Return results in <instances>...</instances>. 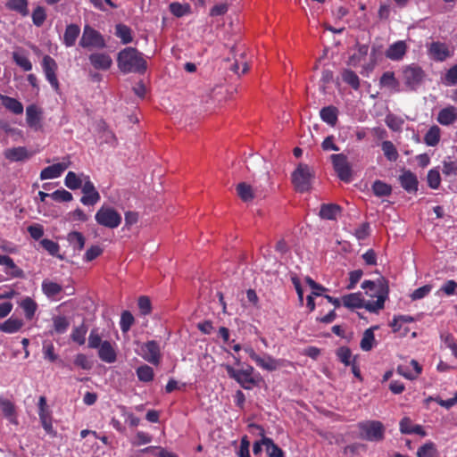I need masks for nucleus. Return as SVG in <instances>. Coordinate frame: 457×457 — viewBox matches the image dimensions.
Instances as JSON below:
<instances>
[{
	"label": "nucleus",
	"instance_id": "nucleus-1",
	"mask_svg": "<svg viewBox=\"0 0 457 457\" xmlns=\"http://www.w3.org/2000/svg\"><path fill=\"white\" fill-rule=\"evenodd\" d=\"M364 289L366 310L370 312L378 313L384 309L385 302L388 298L389 288L384 279L376 281L364 280L361 284Z\"/></svg>",
	"mask_w": 457,
	"mask_h": 457
},
{
	"label": "nucleus",
	"instance_id": "nucleus-2",
	"mask_svg": "<svg viewBox=\"0 0 457 457\" xmlns=\"http://www.w3.org/2000/svg\"><path fill=\"white\" fill-rule=\"evenodd\" d=\"M118 67L123 73L138 72L146 71L147 63L143 54L136 48L127 47L118 54Z\"/></svg>",
	"mask_w": 457,
	"mask_h": 457
},
{
	"label": "nucleus",
	"instance_id": "nucleus-3",
	"mask_svg": "<svg viewBox=\"0 0 457 457\" xmlns=\"http://www.w3.org/2000/svg\"><path fill=\"white\" fill-rule=\"evenodd\" d=\"M292 283L297 293L298 299L301 304H303V293L305 291V287H309L310 289L312 290L311 295H309L306 299V306L310 312H312L315 309L313 296H320L322 295L323 292L327 291V288L316 283L313 279H312L309 277H306L304 278L303 284L300 281L298 278L293 277Z\"/></svg>",
	"mask_w": 457,
	"mask_h": 457
},
{
	"label": "nucleus",
	"instance_id": "nucleus-4",
	"mask_svg": "<svg viewBox=\"0 0 457 457\" xmlns=\"http://www.w3.org/2000/svg\"><path fill=\"white\" fill-rule=\"evenodd\" d=\"M95 219L98 225L108 228H118L122 220L120 213L109 205H102L96 212Z\"/></svg>",
	"mask_w": 457,
	"mask_h": 457
},
{
	"label": "nucleus",
	"instance_id": "nucleus-5",
	"mask_svg": "<svg viewBox=\"0 0 457 457\" xmlns=\"http://www.w3.org/2000/svg\"><path fill=\"white\" fill-rule=\"evenodd\" d=\"M79 46L87 49H102L106 46V42L104 36L99 31L89 25H86L84 26L82 36L79 40Z\"/></svg>",
	"mask_w": 457,
	"mask_h": 457
},
{
	"label": "nucleus",
	"instance_id": "nucleus-6",
	"mask_svg": "<svg viewBox=\"0 0 457 457\" xmlns=\"http://www.w3.org/2000/svg\"><path fill=\"white\" fill-rule=\"evenodd\" d=\"M361 438L369 441H380L384 437L385 427L378 420H368L359 424Z\"/></svg>",
	"mask_w": 457,
	"mask_h": 457
},
{
	"label": "nucleus",
	"instance_id": "nucleus-7",
	"mask_svg": "<svg viewBox=\"0 0 457 457\" xmlns=\"http://www.w3.org/2000/svg\"><path fill=\"white\" fill-rule=\"evenodd\" d=\"M137 353L147 362L158 365L162 360V353L159 344L151 340L138 345Z\"/></svg>",
	"mask_w": 457,
	"mask_h": 457
},
{
	"label": "nucleus",
	"instance_id": "nucleus-8",
	"mask_svg": "<svg viewBox=\"0 0 457 457\" xmlns=\"http://www.w3.org/2000/svg\"><path fill=\"white\" fill-rule=\"evenodd\" d=\"M428 54L436 62H445L454 54V47L441 41H432L427 45Z\"/></svg>",
	"mask_w": 457,
	"mask_h": 457
},
{
	"label": "nucleus",
	"instance_id": "nucleus-9",
	"mask_svg": "<svg viewBox=\"0 0 457 457\" xmlns=\"http://www.w3.org/2000/svg\"><path fill=\"white\" fill-rule=\"evenodd\" d=\"M312 172L306 164H299L292 174V182L299 192L308 191L311 187Z\"/></svg>",
	"mask_w": 457,
	"mask_h": 457
},
{
	"label": "nucleus",
	"instance_id": "nucleus-10",
	"mask_svg": "<svg viewBox=\"0 0 457 457\" xmlns=\"http://www.w3.org/2000/svg\"><path fill=\"white\" fill-rule=\"evenodd\" d=\"M224 368L226 369L228 375L230 378L236 379L245 389H251L254 385L257 384V381L252 376L253 371V367H249L244 370H235L232 366L226 364L224 365Z\"/></svg>",
	"mask_w": 457,
	"mask_h": 457
},
{
	"label": "nucleus",
	"instance_id": "nucleus-11",
	"mask_svg": "<svg viewBox=\"0 0 457 457\" xmlns=\"http://www.w3.org/2000/svg\"><path fill=\"white\" fill-rule=\"evenodd\" d=\"M330 158L338 178L345 182L351 181L352 170L347 157L343 154H332Z\"/></svg>",
	"mask_w": 457,
	"mask_h": 457
},
{
	"label": "nucleus",
	"instance_id": "nucleus-12",
	"mask_svg": "<svg viewBox=\"0 0 457 457\" xmlns=\"http://www.w3.org/2000/svg\"><path fill=\"white\" fill-rule=\"evenodd\" d=\"M81 191L83 193V196L81 197L80 202L84 205H95L101 198L100 194L90 180L89 177H84V184L81 187Z\"/></svg>",
	"mask_w": 457,
	"mask_h": 457
},
{
	"label": "nucleus",
	"instance_id": "nucleus-13",
	"mask_svg": "<svg viewBox=\"0 0 457 457\" xmlns=\"http://www.w3.org/2000/svg\"><path fill=\"white\" fill-rule=\"evenodd\" d=\"M424 72L417 65L407 66L403 71V79L411 89L415 88L423 79Z\"/></svg>",
	"mask_w": 457,
	"mask_h": 457
},
{
	"label": "nucleus",
	"instance_id": "nucleus-14",
	"mask_svg": "<svg viewBox=\"0 0 457 457\" xmlns=\"http://www.w3.org/2000/svg\"><path fill=\"white\" fill-rule=\"evenodd\" d=\"M42 109L36 104H30L26 108V121L29 128L35 131L42 129Z\"/></svg>",
	"mask_w": 457,
	"mask_h": 457
},
{
	"label": "nucleus",
	"instance_id": "nucleus-15",
	"mask_svg": "<svg viewBox=\"0 0 457 457\" xmlns=\"http://www.w3.org/2000/svg\"><path fill=\"white\" fill-rule=\"evenodd\" d=\"M70 165L71 161L67 158L62 162L47 166L41 170L40 179L45 180L59 178L70 167Z\"/></svg>",
	"mask_w": 457,
	"mask_h": 457
},
{
	"label": "nucleus",
	"instance_id": "nucleus-16",
	"mask_svg": "<svg viewBox=\"0 0 457 457\" xmlns=\"http://www.w3.org/2000/svg\"><path fill=\"white\" fill-rule=\"evenodd\" d=\"M34 153L29 152L24 146H17L7 148L4 151V156L5 159L12 162H24L30 159Z\"/></svg>",
	"mask_w": 457,
	"mask_h": 457
},
{
	"label": "nucleus",
	"instance_id": "nucleus-17",
	"mask_svg": "<svg viewBox=\"0 0 457 457\" xmlns=\"http://www.w3.org/2000/svg\"><path fill=\"white\" fill-rule=\"evenodd\" d=\"M90 64L98 71H108L112 65V59L110 54L102 52H96L88 56Z\"/></svg>",
	"mask_w": 457,
	"mask_h": 457
},
{
	"label": "nucleus",
	"instance_id": "nucleus-18",
	"mask_svg": "<svg viewBox=\"0 0 457 457\" xmlns=\"http://www.w3.org/2000/svg\"><path fill=\"white\" fill-rule=\"evenodd\" d=\"M397 372L407 379H416L422 372V366L415 360L401 364L397 368Z\"/></svg>",
	"mask_w": 457,
	"mask_h": 457
},
{
	"label": "nucleus",
	"instance_id": "nucleus-19",
	"mask_svg": "<svg viewBox=\"0 0 457 457\" xmlns=\"http://www.w3.org/2000/svg\"><path fill=\"white\" fill-rule=\"evenodd\" d=\"M98 357L105 363H113L117 360V350L115 344L104 340L98 349Z\"/></svg>",
	"mask_w": 457,
	"mask_h": 457
},
{
	"label": "nucleus",
	"instance_id": "nucleus-20",
	"mask_svg": "<svg viewBox=\"0 0 457 457\" xmlns=\"http://www.w3.org/2000/svg\"><path fill=\"white\" fill-rule=\"evenodd\" d=\"M407 49L408 46L406 43L403 40H399L388 46L385 55L392 61H400L406 54Z\"/></svg>",
	"mask_w": 457,
	"mask_h": 457
},
{
	"label": "nucleus",
	"instance_id": "nucleus-21",
	"mask_svg": "<svg viewBox=\"0 0 457 457\" xmlns=\"http://www.w3.org/2000/svg\"><path fill=\"white\" fill-rule=\"evenodd\" d=\"M399 182L402 187L408 193H416L418 191V178L411 170H403L399 177Z\"/></svg>",
	"mask_w": 457,
	"mask_h": 457
},
{
	"label": "nucleus",
	"instance_id": "nucleus-22",
	"mask_svg": "<svg viewBox=\"0 0 457 457\" xmlns=\"http://www.w3.org/2000/svg\"><path fill=\"white\" fill-rule=\"evenodd\" d=\"M0 411L9 422L17 425V412L14 403L7 398L0 396Z\"/></svg>",
	"mask_w": 457,
	"mask_h": 457
},
{
	"label": "nucleus",
	"instance_id": "nucleus-23",
	"mask_svg": "<svg viewBox=\"0 0 457 457\" xmlns=\"http://www.w3.org/2000/svg\"><path fill=\"white\" fill-rule=\"evenodd\" d=\"M437 121L444 126H449L457 120V108L453 105L440 110L437 115Z\"/></svg>",
	"mask_w": 457,
	"mask_h": 457
},
{
	"label": "nucleus",
	"instance_id": "nucleus-24",
	"mask_svg": "<svg viewBox=\"0 0 457 457\" xmlns=\"http://www.w3.org/2000/svg\"><path fill=\"white\" fill-rule=\"evenodd\" d=\"M342 304L350 309L365 308V297L361 293H353L342 297Z\"/></svg>",
	"mask_w": 457,
	"mask_h": 457
},
{
	"label": "nucleus",
	"instance_id": "nucleus-25",
	"mask_svg": "<svg viewBox=\"0 0 457 457\" xmlns=\"http://www.w3.org/2000/svg\"><path fill=\"white\" fill-rule=\"evenodd\" d=\"M24 325L21 319L17 317H10L5 321L0 323V331L7 334L18 332Z\"/></svg>",
	"mask_w": 457,
	"mask_h": 457
},
{
	"label": "nucleus",
	"instance_id": "nucleus-26",
	"mask_svg": "<svg viewBox=\"0 0 457 457\" xmlns=\"http://www.w3.org/2000/svg\"><path fill=\"white\" fill-rule=\"evenodd\" d=\"M400 431L403 434H417L425 436L427 434L420 425L412 423L410 418L405 417L400 421Z\"/></svg>",
	"mask_w": 457,
	"mask_h": 457
},
{
	"label": "nucleus",
	"instance_id": "nucleus-27",
	"mask_svg": "<svg viewBox=\"0 0 457 457\" xmlns=\"http://www.w3.org/2000/svg\"><path fill=\"white\" fill-rule=\"evenodd\" d=\"M0 100L6 110L13 114H21L24 111L23 104L17 99L1 94Z\"/></svg>",
	"mask_w": 457,
	"mask_h": 457
},
{
	"label": "nucleus",
	"instance_id": "nucleus-28",
	"mask_svg": "<svg viewBox=\"0 0 457 457\" xmlns=\"http://www.w3.org/2000/svg\"><path fill=\"white\" fill-rule=\"evenodd\" d=\"M341 213V207L336 204H324L320 206V216L325 220H334Z\"/></svg>",
	"mask_w": 457,
	"mask_h": 457
},
{
	"label": "nucleus",
	"instance_id": "nucleus-29",
	"mask_svg": "<svg viewBox=\"0 0 457 457\" xmlns=\"http://www.w3.org/2000/svg\"><path fill=\"white\" fill-rule=\"evenodd\" d=\"M84 177H88L84 173L76 174L73 171H69L65 177L64 184L71 190L81 188L84 184Z\"/></svg>",
	"mask_w": 457,
	"mask_h": 457
},
{
	"label": "nucleus",
	"instance_id": "nucleus-30",
	"mask_svg": "<svg viewBox=\"0 0 457 457\" xmlns=\"http://www.w3.org/2000/svg\"><path fill=\"white\" fill-rule=\"evenodd\" d=\"M378 328V326H373L364 331L360 343V346L363 351H370L375 346L376 339L374 331Z\"/></svg>",
	"mask_w": 457,
	"mask_h": 457
},
{
	"label": "nucleus",
	"instance_id": "nucleus-31",
	"mask_svg": "<svg viewBox=\"0 0 457 457\" xmlns=\"http://www.w3.org/2000/svg\"><path fill=\"white\" fill-rule=\"evenodd\" d=\"M20 307L23 310L27 320H30L34 318L37 310V303L29 296L22 298L19 303Z\"/></svg>",
	"mask_w": 457,
	"mask_h": 457
},
{
	"label": "nucleus",
	"instance_id": "nucleus-32",
	"mask_svg": "<svg viewBox=\"0 0 457 457\" xmlns=\"http://www.w3.org/2000/svg\"><path fill=\"white\" fill-rule=\"evenodd\" d=\"M237 192L240 199L244 202H251L256 196V190L245 182L237 185Z\"/></svg>",
	"mask_w": 457,
	"mask_h": 457
},
{
	"label": "nucleus",
	"instance_id": "nucleus-33",
	"mask_svg": "<svg viewBox=\"0 0 457 457\" xmlns=\"http://www.w3.org/2000/svg\"><path fill=\"white\" fill-rule=\"evenodd\" d=\"M80 33V28L76 24H70L66 27L63 35V44L67 47L73 46Z\"/></svg>",
	"mask_w": 457,
	"mask_h": 457
},
{
	"label": "nucleus",
	"instance_id": "nucleus-34",
	"mask_svg": "<svg viewBox=\"0 0 457 457\" xmlns=\"http://www.w3.org/2000/svg\"><path fill=\"white\" fill-rule=\"evenodd\" d=\"M254 362L257 366L268 371H273L279 367V361L267 354L263 356L258 355Z\"/></svg>",
	"mask_w": 457,
	"mask_h": 457
},
{
	"label": "nucleus",
	"instance_id": "nucleus-35",
	"mask_svg": "<svg viewBox=\"0 0 457 457\" xmlns=\"http://www.w3.org/2000/svg\"><path fill=\"white\" fill-rule=\"evenodd\" d=\"M5 6L7 9L16 12L23 17L29 14L28 0H7Z\"/></svg>",
	"mask_w": 457,
	"mask_h": 457
},
{
	"label": "nucleus",
	"instance_id": "nucleus-36",
	"mask_svg": "<svg viewBox=\"0 0 457 457\" xmlns=\"http://www.w3.org/2000/svg\"><path fill=\"white\" fill-rule=\"evenodd\" d=\"M0 265L5 267V272L12 277H20L22 273L21 270L17 267L13 260L7 255L0 254Z\"/></svg>",
	"mask_w": 457,
	"mask_h": 457
},
{
	"label": "nucleus",
	"instance_id": "nucleus-37",
	"mask_svg": "<svg viewBox=\"0 0 457 457\" xmlns=\"http://www.w3.org/2000/svg\"><path fill=\"white\" fill-rule=\"evenodd\" d=\"M262 443L267 457H285L283 450L274 444L272 439L263 436Z\"/></svg>",
	"mask_w": 457,
	"mask_h": 457
},
{
	"label": "nucleus",
	"instance_id": "nucleus-38",
	"mask_svg": "<svg viewBox=\"0 0 457 457\" xmlns=\"http://www.w3.org/2000/svg\"><path fill=\"white\" fill-rule=\"evenodd\" d=\"M42 291L47 297L55 298L62 293V287L55 282L46 279L42 283Z\"/></svg>",
	"mask_w": 457,
	"mask_h": 457
},
{
	"label": "nucleus",
	"instance_id": "nucleus-39",
	"mask_svg": "<svg viewBox=\"0 0 457 457\" xmlns=\"http://www.w3.org/2000/svg\"><path fill=\"white\" fill-rule=\"evenodd\" d=\"M67 241L76 251H81L86 243L84 235L79 231H71L67 235Z\"/></svg>",
	"mask_w": 457,
	"mask_h": 457
},
{
	"label": "nucleus",
	"instance_id": "nucleus-40",
	"mask_svg": "<svg viewBox=\"0 0 457 457\" xmlns=\"http://www.w3.org/2000/svg\"><path fill=\"white\" fill-rule=\"evenodd\" d=\"M441 138V129L438 126L430 127L424 137V142L428 146H436Z\"/></svg>",
	"mask_w": 457,
	"mask_h": 457
},
{
	"label": "nucleus",
	"instance_id": "nucleus-41",
	"mask_svg": "<svg viewBox=\"0 0 457 457\" xmlns=\"http://www.w3.org/2000/svg\"><path fill=\"white\" fill-rule=\"evenodd\" d=\"M115 35L120 39L122 44L131 43L133 35L131 29L125 24H117L115 27Z\"/></svg>",
	"mask_w": 457,
	"mask_h": 457
},
{
	"label": "nucleus",
	"instance_id": "nucleus-42",
	"mask_svg": "<svg viewBox=\"0 0 457 457\" xmlns=\"http://www.w3.org/2000/svg\"><path fill=\"white\" fill-rule=\"evenodd\" d=\"M170 12L176 17L180 18L191 13V5L187 3L181 4L173 2L169 6Z\"/></svg>",
	"mask_w": 457,
	"mask_h": 457
},
{
	"label": "nucleus",
	"instance_id": "nucleus-43",
	"mask_svg": "<svg viewBox=\"0 0 457 457\" xmlns=\"http://www.w3.org/2000/svg\"><path fill=\"white\" fill-rule=\"evenodd\" d=\"M380 86L387 87L395 92L399 91V82L395 77L394 72L392 71H386L383 73V75L380 78Z\"/></svg>",
	"mask_w": 457,
	"mask_h": 457
},
{
	"label": "nucleus",
	"instance_id": "nucleus-44",
	"mask_svg": "<svg viewBox=\"0 0 457 457\" xmlns=\"http://www.w3.org/2000/svg\"><path fill=\"white\" fill-rule=\"evenodd\" d=\"M320 118L330 126H334L337 121V110L334 106L324 107L320 110Z\"/></svg>",
	"mask_w": 457,
	"mask_h": 457
},
{
	"label": "nucleus",
	"instance_id": "nucleus-45",
	"mask_svg": "<svg viewBox=\"0 0 457 457\" xmlns=\"http://www.w3.org/2000/svg\"><path fill=\"white\" fill-rule=\"evenodd\" d=\"M12 59L15 63L25 71L32 70V63L29 61L28 55L21 51H15L12 53Z\"/></svg>",
	"mask_w": 457,
	"mask_h": 457
},
{
	"label": "nucleus",
	"instance_id": "nucleus-46",
	"mask_svg": "<svg viewBox=\"0 0 457 457\" xmlns=\"http://www.w3.org/2000/svg\"><path fill=\"white\" fill-rule=\"evenodd\" d=\"M372 191L376 196H388L392 193V187L381 180H376L372 185Z\"/></svg>",
	"mask_w": 457,
	"mask_h": 457
},
{
	"label": "nucleus",
	"instance_id": "nucleus-47",
	"mask_svg": "<svg viewBox=\"0 0 457 457\" xmlns=\"http://www.w3.org/2000/svg\"><path fill=\"white\" fill-rule=\"evenodd\" d=\"M382 151L385 157L390 162H395L398 157V152L395 145L391 141H383L381 144Z\"/></svg>",
	"mask_w": 457,
	"mask_h": 457
},
{
	"label": "nucleus",
	"instance_id": "nucleus-48",
	"mask_svg": "<svg viewBox=\"0 0 457 457\" xmlns=\"http://www.w3.org/2000/svg\"><path fill=\"white\" fill-rule=\"evenodd\" d=\"M418 457H438L436 446L432 442L421 445L417 451Z\"/></svg>",
	"mask_w": 457,
	"mask_h": 457
},
{
	"label": "nucleus",
	"instance_id": "nucleus-49",
	"mask_svg": "<svg viewBox=\"0 0 457 457\" xmlns=\"http://www.w3.org/2000/svg\"><path fill=\"white\" fill-rule=\"evenodd\" d=\"M136 372L138 379L145 383L151 382L154 377V370L146 364L139 366Z\"/></svg>",
	"mask_w": 457,
	"mask_h": 457
},
{
	"label": "nucleus",
	"instance_id": "nucleus-50",
	"mask_svg": "<svg viewBox=\"0 0 457 457\" xmlns=\"http://www.w3.org/2000/svg\"><path fill=\"white\" fill-rule=\"evenodd\" d=\"M428 185L432 189L439 188L441 185V175L438 168H433L428 170L427 176Z\"/></svg>",
	"mask_w": 457,
	"mask_h": 457
},
{
	"label": "nucleus",
	"instance_id": "nucleus-51",
	"mask_svg": "<svg viewBox=\"0 0 457 457\" xmlns=\"http://www.w3.org/2000/svg\"><path fill=\"white\" fill-rule=\"evenodd\" d=\"M342 79L343 80L351 86L353 89H358L360 87V79L355 72L350 70H344L342 71Z\"/></svg>",
	"mask_w": 457,
	"mask_h": 457
},
{
	"label": "nucleus",
	"instance_id": "nucleus-52",
	"mask_svg": "<svg viewBox=\"0 0 457 457\" xmlns=\"http://www.w3.org/2000/svg\"><path fill=\"white\" fill-rule=\"evenodd\" d=\"M37 406L38 416L40 420L53 418L52 411L47 404L46 396L42 395L39 397Z\"/></svg>",
	"mask_w": 457,
	"mask_h": 457
},
{
	"label": "nucleus",
	"instance_id": "nucleus-53",
	"mask_svg": "<svg viewBox=\"0 0 457 457\" xmlns=\"http://www.w3.org/2000/svg\"><path fill=\"white\" fill-rule=\"evenodd\" d=\"M87 332V328L82 324L79 327H76L72 329L71 337L72 341L79 345H84L86 341V334Z\"/></svg>",
	"mask_w": 457,
	"mask_h": 457
},
{
	"label": "nucleus",
	"instance_id": "nucleus-54",
	"mask_svg": "<svg viewBox=\"0 0 457 457\" xmlns=\"http://www.w3.org/2000/svg\"><path fill=\"white\" fill-rule=\"evenodd\" d=\"M337 356L338 360L346 366L353 364V360H354L351 350L345 346H342L337 349Z\"/></svg>",
	"mask_w": 457,
	"mask_h": 457
},
{
	"label": "nucleus",
	"instance_id": "nucleus-55",
	"mask_svg": "<svg viewBox=\"0 0 457 457\" xmlns=\"http://www.w3.org/2000/svg\"><path fill=\"white\" fill-rule=\"evenodd\" d=\"M416 319L410 315H399L395 316L393 320L390 323V326L392 327L393 330L395 332L399 331L401 329V327L404 323H411L414 322Z\"/></svg>",
	"mask_w": 457,
	"mask_h": 457
},
{
	"label": "nucleus",
	"instance_id": "nucleus-56",
	"mask_svg": "<svg viewBox=\"0 0 457 457\" xmlns=\"http://www.w3.org/2000/svg\"><path fill=\"white\" fill-rule=\"evenodd\" d=\"M31 18L35 26L41 27L46 19V9L42 6H37L32 12Z\"/></svg>",
	"mask_w": 457,
	"mask_h": 457
},
{
	"label": "nucleus",
	"instance_id": "nucleus-57",
	"mask_svg": "<svg viewBox=\"0 0 457 457\" xmlns=\"http://www.w3.org/2000/svg\"><path fill=\"white\" fill-rule=\"evenodd\" d=\"M442 82L445 86L457 85V63L452 66L442 78Z\"/></svg>",
	"mask_w": 457,
	"mask_h": 457
},
{
	"label": "nucleus",
	"instance_id": "nucleus-58",
	"mask_svg": "<svg viewBox=\"0 0 457 457\" xmlns=\"http://www.w3.org/2000/svg\"><path fill=\"white\" fill-rule=\"evenodd\" d=\"M134 323V317L129 311H124L121 313L120 327L122 332H128Z\"/></svg>",
	"mask_w": 457,
	"mask_h": 457
},
{
	"label": "nucleus",
	"instance_id": "nucleus-59",
	"mask_svg": "<svg viewBox=\"0 0 457 457\" xmlns=\"http://www.w3.org/2000/svg\"><path fill=\"white\" fill-rule=\"evenodd\" d=\"M40 245L51 255L58 256V253L60 251V246L56 242L45 238L40 241Z\"/></svg>",
	"mask_w": 457,
	"mask_h": 457
},
{
	"label": "nucleus",
	"instance_id": "nucleus-60",
	"mask_svg": "<svg viewBox=\"0 0 457 457\" xmlns=\"http://www.w3.org/2000/svg\"><path fill=\"white\" fill-rule=\"evenodd\" d=\"M50 197L56 202H71L73 199L71 193L65 189H58L50 195Z\"/></svg>",
	"mask_w": 457,
	"mask_h": 457
},
{
	"label": "nucleus",
	"instance_id": "nucleus-61",
	"mask_svg": "<svg viewBox=\"0 0 457 457\" xmlns=\"http://www.w3.org/2000/svg\"><path fill=\"white\" fill-rule=\"evenodd\" d=\"M42 67L45 74L56 72L57 71L56 62L49 55L43 57Z\"/></svg>",
	"mask_w": 457,
	"mask_h": 457
},
{
	"label": "nucleus",
	"instance_id": "nucleus-62",
	"mask_svg": "<svg viewBox=\"0 0 457 457\" xmlns=\"http://www.w3.org/2000/svg\"><path fill=\"white\" fill-rule=\"evenodd\" d=\"M152 441V436L143 431L137 432L136 436L131 439V444L135 446L146 445Z\"/></svg>",
	"mask_w": 457,
	"mask_h": 457
},
{
	"label": "nucleus",
	"instance_id": "nucleus-63",
	"mask_svg": "<svg viewBox=\"0 0 457 457\" xmlns=\"http://www.w3.org/2000/svg\"><path fill=\"white\" fill-rule=\"evenodd\" d=\"M69 325L70 323L65 317L58 316L54 318V328L55 332L59 334L64 333L69 328Z\"/></svg>",
	"mask_w": 457,
	"mask_h": 457
},
{
	"label": "nucleus",
	"instance_id": "nucleus-64",
	"mask_svg": "<svg viewBox=\"0 0 457 457\" xmlns=\"http://www.w3.org/2000/svg\"><path fill=\"white\" fill-rule=\"evenodd\" d=\"M238 457H251L250 456V442L246 436L241 438L239 448L237 452Z\"/></svg>",
	"mask_w": 457,
	"mask_h": 457
}]
</instances>
